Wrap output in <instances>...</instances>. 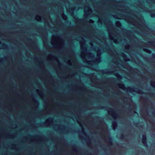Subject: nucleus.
<instances>
[{"mask_svg":"<svg viewBox=\"0 0 155 155\" xmlns=\"http://www.w3.org/2000/svg\"><path fill=\"white\" fill-rule=\"evenodd\" d=\"M123 12L126 14L133 16L135 18H132L131 16H125L124 14L121 13H119L118 15H120V17H123V18L118 17L117 15H112V16L118 19H123L128 23L137 27L141 31H143V30L144 20L143 18L141 17H138L136 14H133L131 11H128L126 8H124L123 10Z\"/></svg>","mask_w":155,"mask_h":155,"instance_id":"1","label":"nucleus"},{"mask_svg":"<svg viewBox=\"0 0 155 155\" xmlns=\"http://www.w3.org/2000/svg\"><path fill=\"white\" fill-rule=\"evenodd\" d=\"M117 85L120 88L124 90H126L130 92H134L140 94H142L143 93V91L141 89L137 88L130 87H128L127 88H126L124 84L122 83H118L117 84Z\"/></svg>","mask_w":155,"mask_h":155,"instance_id":"2","label":"nucleus"},{"mask_svg":"<svg viewBox=\"0 0 155 155\" xmlns=\"http://www.w3.org/2000/svg\"><path fill=\"white\" fill-rule=\"evenodd\" d=\"M117 70L114 69L112 70H110L108 69H105L101 70V72L103 74H107L108 75L112 74L114 75L119 80H121L122 77L121 75L117 72Z\"/></svg>","mask_w":155,"mask_h":155,"instance_id":"3","label":"nucleus"},{"mask_svg":"<svg viewBox=\"0 0 155 155\" xmlns=\"http://www.w3.org/2000/svg\"><path fill=\"white\" fill-rule=\"evenodd\" d=\"M81 57L84 62L91 66L97 64L101 62V57H97L95 59L90 60H87L84 55H82Z\"/></svg>","mask_w":155,"mask_h":155,"instance_id":"4","label":"nucleus"},{"mask_svg":"<svg viewBox=\"0 0 155 155\" xmlns=\"http://www.w3.org/2000/svg\"><path fill=\"white\" fill-rule=\"evenodd\" d=\"M108 35L109 38L110 40L113 41L114 43L116 44H118L119 43V41H121L122 39L120 35L118 36L119 37H117L116 38L114 37H117L116 35L115 34L114 31H112L111 32L108 31Z\"/></svg>","mask_w":155,"mask_h":155,"instance_id":"5","label":"nucleus"},{"mask_svg":"<svg viewBox=\"0 0 155 155\" xmlns=\"http://www.w3.org/2000/svg\"><path fill=\"white\" fill-rule=\"evenodd\" d=\"M104 45L105 46L104 47V49L106 50L107 53L110 52L112 51V48L114 46L111 42H110L109 44H108L107 41L104 42L102 41Z\"/></svg>","mask_w":155,"mask_h":155,"instance_id":"6","label":"nucleus"},{"mask_svg":"<svg viewBox=\"0 0 155 155\" xmlns=\"http://www.w3.org/2000/svg\"><path fill=\"white\" fill-rule=\"evenodd\" d=\"M82 39L84 40V41L81 44V48L82 50V52L83 54L81 55V57L82 58V56L84 55H85V58H86V55L85 53L87 52V45L86 44L85 41V40L82 37H81Z\"/></svg>","mask_w":155,"mask_h":155,"instance_id":"7","label":"nucleus"},{"mask_svg":"<svg viewBox=\"0 0 155 155\" xmlns=\"http://www.w3.org/2000/svg\"><path fill=\"white\" fill-rule=\"evenodd\" d=\"M107 112L114 119H117L119 116L118 114L116 113L114 110L111 107L109 108Z\"/></svg>","mask_w":155,"mask_h":155,"instance_id":"8","label":"nucleus"},{"mask_svg":"<svg viewBox=\"0 0 155 155\" xmlns=\"http://www.w3.org/2000/svg\"><path fill=\"white\" fill-rule=\"evenodd\" d=\"M103 22L107 26L109 25L110 24L112 23V21H111L110 20H108L106 18H105V19L104 20L102 18H99L98 21V23L99 25H102Z\"/></svg>","mask_w":155,"mask_h":155,"instance_id":"9","label":"nucleus"},{"mask_svg":"<svg viewBox=\"0 0 155 155\" xmlns=\"http://www.w3.org/2000/svg\"><path fill=\"white\" fill-rule=\"evenodd\" d=\"M141 8L144 10V11L146 12L150 13V15L152 17H155V10L154 12H151V11L149 9H147L145 8V7H141Z\"/></svg>","mask_w":155,"mask_h":155,"instance_id":"10","label":"nucleus"},{"mask_svg":"<svg viewBox=\"0 0 155 155\" xmlns=\"http://www.w3.org/2000/svg\"><path fill=\"white\" fill-rule=\"evenodd\" d=\"M86 7H87V9L86 8H85L84 10V13H85L89 15H90L92 12V9L88 5L86 6Z\"/></svg>","mask_w":155,"mask_h":155,"instance_id":"11","label":"nucleus"},{"mask_svg":"<svg viewBox=\"0 0 155 155\" xmlns=\"http://www.w3.org/2000/svg\"><path fill=\"white\" fill-rule=\"evenodd\" d=\"M47 120L49 122V124H48V123L46 121H45L43 123V124L46 126H47L48 124L49 125H50L51 124L53 123V118L52 117H50Z\"/></svg>","mask_w":155,"mask_h":155,"instance_id":"12","label":"nucleus"},{"mask_svg":"<svg viewBox=\"0 0 155 155\" xmlns=\"http://www.w3.org/2000/svg\"><path fill=\"white\" fill-rule=\"evenodd\" d=\"M76 7L75 6H73L70 7L68 11V12L72 16H74V11L75 10Z\"/></svg>","mask_w":155,"mask_h":155,"instance_id":"13","label":"nucleus"},{"mask_svg":"<svg viewBox=\"0 0 155 155\" xmlns=\"http://www.w3.org/2000/svg\"><path fill=\"white\" fill-rule=\"evenodd\" d=\"M120 56L123 58L124 61L126 62L129 61L130 60V59L128 58L127 55L124 52L121 53Z\"/></svg>","mask_w":155,"mask_h":155,"instance_id":"14","label":"nucleus"},{"mask_svg":"<svg viewBox=\"0 0 155 155\" xmlns=\"http://www.w3.org/2000/svg\"><path fill=\"white\" fill-rule=\"evenodd\" d=\"M143 139L142 140V142L144 145L145 146H147L146 140V135H142Z\"/></svg>","mask_w":155,"mask_h":155,"instance_id":"15","label":"nucleus"},{"mask_svg":"<svg viewBox=\"0 0 155 155\" xmlns=\"http://www.w3.org/2000/svg\"><path fill=\"white\" fill-rule=\"evenodd\" d=\"M87 56L90 58L92 60L94 58L95 55L92 52H88L87 53Z\"/></svg>","mask_w":155,"mask_h":155,"instance_id":"16","label":"nucleus"},{"mask_svg":"<svg viewBox=\"0 0 155 155\" xmlns=\"http://www.w3.org/2000/svg\"><path fill=\"white\" fill-rule=\"evenodd\" d=\"M97 57H101V55L102 54V49L100 48H98V50L97 51Z\"/></svg>","mask_w":155,"mask_h":155,"instance_id":"17","label":"nucleus"},{"mask_svg":"<svg viewBox=\"0 0 155 155\" xmlns=\"http://www.w3.org/2000/svg\"><path fill=\"white\" fill-rule=\"evenodd\" d=\"M112 126L113 129L114 130H115L117 126V123L116 121L114 120L112 121Z\"/></svg>","mask_w":155,"mask_h":155,"instance_id":"18","label":"nucleus"},{"mask_svg":"<svg viewBox=\"0 0 155 155\" xmlns=\"http://www.w3.org/2000/svg\"><path fill=\"white\" fill-rule=\"evenodd\" d=\"M42 17L39 15H37L36 16L35 19L38 21L41 22L42 20Z\"/></svg>","mask_w":155,"mask_h":155,"instance_id":"19","label":"nucleus"},{"mask_svg":"<svg viewBox=\"0 0 155 155\" xmlns=\"http://www.w3.org/2000/svg\"><path fill=\"white\" fill-rule=\"evenodd\" d=\"M116 60L114 61V63L115 64L117 63H119V62H120L121 63H122L123 62V61L122 60H120L119 58L118 57L116 56L115 57Z\"/></svg>","mask_w":155,"mask_h":155,"instance_id":"20","label":"nucleus"},{"mask_svg":"<svg viewBox=\"0 0 155 155\" xmlns=\"http://www.w3.org/2000/svg\"><path fill=\"white\" fill-rule=\"evenodd\" d=\"M2 45L3 46V47L2 48H1L0 47V50L1 49H8V45H6L5 43H2Z\"/></svg>","mask_w":155,"mask_h":155,"instance_id":"21","label":"nucleus"},{"mask_svg":"<svg viewBox=\"0 0 155 155\" xmlns=\"http://www.w3.org/2000/svg\"><path fill=\"white\" fill-rule=\"evenodd\" d=\"M115 24L116 26L118 28H120L121 26V24L119 21H117Z\"/></svg>","mask_w":155,"mask_h":155,"instance_id":"22","label":"nucleus"},{"mask_svg":"<svg viewBox=\"0 0 155 155\" xmlns=\"http://www.w3.org/2000/svg\"><path fill=\"white\" fill-rule=\"evenodd\" d=\"M62 17L64 21H66L67 20L68 18L67 16L64 13H63L62 14Z\"/></svg>","mask_w":155,"mask_h":155,"instance_id":"23","label":"nucleus"},{"mask_svg":"<svg viewBox=\"0 0 155 155\" xmlns=\"http://www.w3.org/2000/svg\"><path fill=\"white\" fill-rule=\"evenodd\" d=\"M143 50L144 51L149 54H151L152 52L150 50H149L147 48H143Z\"/></svg>","mask_w":155,"mask_h":155,"instance_id":"24","label":"nucleus"},{"mask_svg":"<svg viewBox=\"0 0 155 155\" xmlns=\"http://www.w3.org/2000/svg\"><path fill=\"white\" fill-rule=\"evenodd\" d=\"M150 85L152 87L155 88V81H151L150 82Z\"/></svg>","mask_w":155,"mask_h":155,"instance_id":"25","label":"nucleus"},{"mask_svg":"<svg viewBox=\"0 0 155 155\" xmlns=\"http://www.w3.org/2000/svg\"><path fill=\"white\" fill-rule=\"evenodd\" d=\"M125 47L126 50L127 51V53H128V54H129V55H130V51H129V50L130 49V48L128 47H125Z\"/></svg>","mask_w":155,"mask_h":155,"instance_id":"26","label":"nucleus"},{"mask_svg":"<svg viewBox=\"0 0 155 155\" xmlns=\"http://www.w3.org/2000/svg\"><path fill=\"white\" fill-rule=\"evenodd\" d=\"M154 2V0H147V2L149 4H150L152 3H153Z\"/></svg>","mask_w":155,"mask_h":155,"instance_id":"27","label":"nucleus"},{"mask_svg":"<svg viewBox=\"0 0 155 155\" xmlns=\"http://www.w3.org/2000/svg\"><path fill=\"white\" fill-rule=\"evenodd\" d=\"M51 44L53 45L54 47V48H56L58 46V45L56 44V43H54L53 42H52Z\"/></svg>","mask_w":155,"mask_h":155,"instance_id":"28","label":"nucleus"},{"mask_svg":"<svg viewBox=\"0 0 155 155\" xmlns=\"http://www.w3.org/2000/svg\"><path fill=\"white\" fill-rule=\"evenodd\" d=\"M67 63L69 65H72V63L71 62V60L70 59H69L68 60V61Z\"/></svg>","mask_w":155,"mask_h":155,"instance_id":"29","label":"nucleus"},{"mask_svg":"<svg viewBox=\"0 0 155 155\" xmlns=\"http://www.w3.org/2000/svg\"><path fill=\"white\" fill-rule=\"evenodd\" d=\"M89 16L86 13H84V17L85 18H87L88 16Z\"/></svg>","mask_w":155,"mask_h":155,"instance_id":"30","label":"nucleus"},{"mask_svg":"<svg viewBox=\"0 0 155 155\" xmlns=\"http://www.w3.org/2000/svg\"><path fill=\"white\" fill-rule=\"evenodd\" d=\"M37 92L38 93V94L39 95H41V92L40 91V90L39 89H37L36 90Z\"/></svg>","mask_w":155,"mask_h":155,"instance_id":"31","label":"nucleus"},{"mask_svg":"<svg viewBox=\"0 0 155 155\" xmlns=\"http://www.w3.org/2000/svg\"><path fill=\"white\" fill-rule=\"evenodd\" d=\"M9 135L10 136V138H13L15 137V135H12V134H9Z\"/></svg>","mask_w":155,"mask_h":155,"instance_id":"32","label":"nucleus"},{"mask_svg":"<svg viewBox=\"0 0 155 155\" xmlns=\"http://www.w3.org/2000/svg\"><path fill=\"white\" fill-rule=\"evenodd\" d=\"M114 94H116L117 95H119V93L117 91H114Z\"/></svg>","mask_w":155,"mask_h":155,"instance_id":"33","label":"nucleus"},{"mask_svg":"<svg viewBox=\"0 0 155 155\" xmlns=\"http://www.w3.org/2000/svg\"><path fill=\"white\" fill-rule=\"evenodd\" d=\"M89 22L90 23H94V21L92 19H90L89 20Z\"/></svg>","mask_w":155,"mask_h":155,"instance_id":"34","label":"nucleus"},{"mask_svg":"<svg viewBox=\"0 0 155 155\" xmlns=\"http://www.w3.org/2000/svg\"><path fill=\"white\" fill-rule=\"evenodd\" d=\"M82 131L83 133L84 134H86L85 132L84 131V129L83 127H82Z\"/></svg>","mask_w":155,"mask_h":155,"instance_id":"35","label":"nucleus"},{"mask_svg":"<svg viewBox=\"0 0 155 155\" xmlns=\"http://www.w3.org/2000/svg\"><path fill=\"white\" fill-rule=\"evenodd\" d=\"M125 46L130 48L131 45L130 44H128L125 45Z\"/></svg>","mask_w":155,"mask_h":155,"instance_id":"36","label":"nucleus"},{"mask_svg":"<svg viewBox=\"0 0 155 155\" xmlns=\"http://www.w3.org/2000/svg\"><path fill=\"white\" fill-rule=\"evenodd\" d=\"M34 59L37 61H38V58L37 57H34Z\"/></svg>","mask_w":155,"mask_h":155,"instance_id":"37","label":"nucleus"},{"mask_svg":"<svg viewBox=\"0 0 155 155\" xmlns=\"http://www.w3.org/2000/svg\"><path fill=\"white\" fill-rule=\"evenodd\" d=\"M152 56L153 58H155V53H153L152 54Z\"/></svg>","mask_w":155,"mask_h":155,"instance_id":"38","label":"nucleus"},{"mask_svg":"<svg viewBox=\"0 0 155 155\" xmlns=\"http://www.w3.org/2000/svg\"><path fill=\"white\" fill-rule=\"evenodd\" d=\"M62 48V46H61L60 45H58V49H61Z\"/></svg>","mask_w":155,"mask_h":155,"instance_id":"39","label":"nucleus"},{"mask_svg":"<svg viewBox=\"0 0 155 155\" xmlns=\"http://www.w3.org/2000/svg\"><path fill=\"white\" fill-rule=\"evenodd\" d=\"M74 152H77V149H74Z\"/></svg>","mask_w":155,"mask_h":155,"instance_id":"40","label":"nucleus"},{"mask_svg":"<svg viewBox=\"0 0 155 155\" xmlns=\"http://www.w3.org/2000/svg\"><path fill=\"white\" fill-rule=\"evenodd\" d=\"M13 146H14L15 147H16V144H12Z\"/></svg>","mask_w":155,"mask_h":155,"instance_id":"41","label":"nucleus"},{"mask_svg":"<svg viewBox=\"0 0 155 155\" xmlns=\"http://www.w3.org/2000/svg\"><path fill=\"white\" fill-rule=\"evenodd\" d=\"M133 36H134V38H137V37H136V36L135 35H133Z\"/></svg>","mask_w":155,"mask_h":155,"instance_id":"42","label":"nucleus"},{"mask_svg":"<svg viewBox=\"0 0 155 155\" xmlns=\"http://www.w3.org/2000/svg\"><path fill=\"white\" fill-rule=\"evenodd\" d=\"M3 60L2 59H0V62H2L3 61Z\"/></svg>","mask_w":155,"mask_h":155,"instance_id":"43","label":"nucleus"},{"mask_svg":"<svg viewBox=\"0 0 155 155\" xmlns=\"http://www.w3.org/2000/svg\"><path fill=\"white\" fill-rule=\"evenodd\" d=\"M122 67L125 68H127V67L126 66H124V65H122Z\"/></svg>","mask_w":155,"mask_h":155,"instance_id":"44","label":"nucleus"},{"mask_svg":"<svg viewBox=\"0 0 155 155\" xmlns=\"http://www.w3.org/2000/svg\"><path fill=\"white\" fill-rule=\"evenodd\" d=\"M104 108V107L103 106H101V109H103Z\"/></svg>","mask_w":155,"mask_h":155,"instance_id":"45","label":"nucleus"},{"mask_svg":"<svg viewBox=\"0 0 155 155\" xmlns=\"http://www.w3.org/2000/svg\"><path fill=\"white\" fill-rule=\"evenodd\" d=\"M137 33H138V34H139V32L138 31H137Z\"/></svg>","mask_w":155,"mask_h":155,"instance_id":"46","label":"nucleus"},{"mask_svg":"<svg viewBox=\"0 0 155 155\" xmlns=\"http://www.w3.org/2000/svg\"><path fill=\"white\" fill-rule=\"evenodd\" d=\"M81 8V7H79V8H78V9H77V10H78L79 9V8Z\"/></svg>","mask_w":155,"mask_h":155,"instance_id":"47","label":"nucleus"},{"mask_svg":"<svg viewBox=\"0 0 155 155\" xmlns=\"http://www.w3.org/2000/svg\"><path fill=\"white\" fill-rule=\"evenodd\" d=\"M4 58L5 59V60H6L7 59V58L6 57H5Z\"/></svg>","mask_w":155,"mask_h":155,"instance_id":"48","label":"nucleus"},{"mask_svg":"<svg viewBox=\"0 0 155 155\" xmlns=\"http://www.w3.org/2000/svg\"><path fill=\"white\" fill-rule=\"evenodd\" d=\"M36 136H37V137H39V135H36Z\"/></svg>","mask_w":155,"mask_h":155,"instance_id":"49","label":"nucleus"},{"mask_svg":"<svg viewBox=\"0 0 155 155\" xmlns=\"http://www.w3.org/2000/svg\"><path fill=\"white\" fill-rule=\"evenodd\" d=\"M2 44L1 42L0 41V45Z\"/></svg>","mask_w":155,"mask_h":155,"instance_id":"50","label":"nucleus"},{"mask_svg":"<svg viewBox=\"0 0 155 155\" xmlns=\"http://www.w3.org/2000/svg\"><path fill=\"white\" fill-rule=\"evenodd\" d=\"M63 43H64V40H63Z\"/></svg>","mask_w":155,"mask_h":155,"instance_id":"51","label":"nucleus"},{"mask_svg":"<svg viewBox=\"0 0 155 155\" xmlns=\"http://www.w3.org/2000/svg\"><path fill=\"white\" fill-rule=\"evenodd\" d=\"M123 137V134H122V137Z\"/></svg>","mask_w":155,"mask_h":155,"instance_id":"52","label":"nucleus"},{"mask_svg":"<svg viewBox=\"0 0 155 155\" xmlns=\"http://www.w3.org/2000/svg\"><path fill=\"white\" fill-rule=\"evenodd\" d=\"M100 89H101V87L99 88Z\"/></svg>","mask_w":155,"mask_h":155,"instance_id":"53","label":"nucleus"},{"mask_svg":"<svg viewBox=\"0 0 155 155\" xmlns=\"http://www.w3.org/2000/svg\"><path fill=\"white\" fill-rule=\"evenodd\" d=\"M28 136H30V135L29 134V135H28Z\"/></svg>","mask_w":155,"mask_h":155,"instance_id":"54","label":"nucleus"},{"mask_svg":"<svg viewBox=\"0 0 155 155\" xmlns=\"http://www.w3.org/2000/svg\"><path fill=\"white\" fill-rule=\"evenodd\" d=\"M121 6H122V7H124V6L122 5Z\"/></svg>","mask_w":155,"mask_h":155,"instance_id":"55","label":"nucleus"},{"mask_svg":"<svg viewBox=\"0 0 155 155\" xmlns=\"http://www.w3.org/2000/svg\"><path fill=\"white\" fill-rule=\"evenodd\" d=\"M35 101H36V102H37V101H36V100H35Z\"/></svg>","mask_w":155,"mask_h":155,"instance_id":"56","label":"nucleus"},{"mask_svg":"<svg viewBox=\"0 0 155 155\" xmlns=\"http://www.w3.org/2000/svg\"><path fill=\"white\" fill-rule=\"evenodd\" d=\"M124 40H125V41H126V39H124Z\"/></svg>","mask_w":155,"mask_h":155,"instance_id":"57","label":"nucleus"}]
</instances>
